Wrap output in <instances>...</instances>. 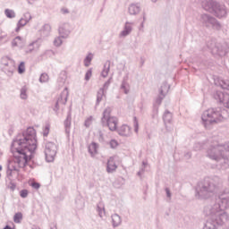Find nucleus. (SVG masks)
<instances>
[{"instance_id": "30", "label": "nucleus", "mask_w": 229, "mask_h": 229, "mask_svg": "<svg viewBox=\"0 0 229 229\" xmlns=\"http://www.w3.org/2000/svg\"><path fill=\"white\" fill-rule=\"evenodd\" d=\"M120 89L123 90L124 94H130V84L126 81V79L123 80Z\"/></svg>"}, {"instance_id": "26", "label": "nucleus", "mask_w": 229, "mask_h": 229, "mask_svg": "<svg viewBox=\"0 0 229 229\" xmlns=\"http://www.w3.org/2000/svg\"><path fill=\"white\" fill-rule=\"evenodd\" d=\"M169 89H171V86H169V84H167L166 81L163 82L159 89V94L167 96V92H169Z\"/></svg>"}, {"instance_id": "27", "label": "nucleus", "mask_w": 229, "mask_h": 229, "mask_svg": "<svg viewBox=\"0 0 229 229\" xmlns=\"http://www.w3.org/2000/svg\"><path fill=\"white\" fill-rule=\"evenodd\" d=\"M105 96V89L100 88L97 93V101H96V106H99L101 101H103V97Z\"/></svg>"}, {"instance_id": "43", "label": "nucleus", "mask_w": 229, "mask_h": 229, "mask_svg": "<svg viewBox=\"0 0 229 229\" xmlns=\"http://www.w3.org/2000/svg\"><path fill=\"white\" fill-rule=\"evenodd\" d=\"M164 98H165V96L159 93L158 97L156 99V105H157V106H160L162 105Z\"/></svg>"}, {"instance_id": "37", "label": "nucleus", "mask_w": 229, "mask_h": 229, "mask_svg": "<svg viewBox=\"0 0 229 229\" xmlns=\"http://www.w3.org/2000/svg\"><path fill=\"white\" fill-rule=\"evenodd\" d=\"M27 21H25V20L24 19H21V20L18 21V23H17V27H16V29H15V31L16 32H18V31H20L21 30V28H24V26H26L27 25Z\"/></svg>"}, {"instance_id": "29", "label": "nucleus", "mask_w": 229, "mask_h": 229, "mask_svg": "<svg viewBox=\"0 0 229 229\" xmlns=\"http://www.w3.org/2000/svg\"><path fill=\"white\" fill-rule=\"evenodd\" d=\"M94 60V54L89 53L86 57L84 58L83 64L85 67H89L90 64Z\"/></svg>"}, {"instance_id": "20", "label": "nucleus", "mask_w": 229, "mask_h": 229, "mask_svg": "<svg viewBox=\"0 0 229 229\" xmlns=\"http://www.w3.org/2000/svg\"><path fill=\"white\" fill-rule=\"evenodd\" d=\"M72 121V114L71 111L67 113L66 119L64 120V128L67 134L71 133V123Z\"/></svg>"}, {"instance_id": "38", "label": "nucleus", "mask_w": 229, "mask_h": 229, "mask_svg": "<svg viewBox=\"0 0 229 229\" xmlns=\"http://www.w3.org/2000/svg\"><path fill=\"white\" fill-rule=\"evenodd\" d=\"M2 67H7L10 64H13V61L10 60L8 57H3L1 60Z\"/></svg>"}, {"instance_id": "32", "label": "nucleus", "mask_w": 229, "mask_h": 229, "mask_svg": "<svg viewBox=\"0 0 229 229\" xmlns=\"http://www.w3.org/2000/svg\"><path fill=\"white\" fill-rule=\"evenodd\" d=\"M192 62L193 64H202L203 65H206L205 61L203 60V55H193Z\"/></svg>"}, {"instance_id": "11", "label": "nucleus", "mask_w": 229, "mask_h": 229, "mask_svg": "<svg viewBox=\"0 0 229 229\" xmlns=\"http://www.w3.org/2000/svg\"><path fill=\"white\" fill-rule=\"evenodd\" d=\"M222 219H216V218H208L202 229H219V226H223V225H225L228 223V220H226V216H222Z\"/></svg>"}, {"instance_id": "3", "label": "nucleus", "mask_w": 229, "mask_h": 229, "mask_svg": "<svg viewBox=\"0 0 229 229\" xmlns=\"http://www.w3.org/2000/svg\"><path fill=\"white\" fill-rule=\"evenodd\" d=\"M206 157L216 162L217 169L226 171L229 169V142L213 143L207 149Z\"/></svg>"}, {"instance_id": "42", "label": "nucleus", "mask_w": 229, "mask_h": 229, "mask_svg": "<svg viewBox=\"0 0 229 229\" xmlns=\"http://www.w3.org/2000/svg\"><path fill=\"white\" fill-rule=\"evenodd\" d=\"M51 128V125H49V123H47L44 127H43V137H47L49 135V130Z\"/></svg>"}, {"instance_id": "10", "label": "nucleus", "mask_w": 229, "mask_h": 229, "mask_svg": "<svg viewBox=\"0 0 229 229\" xmlns=\"http://www.w3.org/2000/svg\"><path fill=\"white\" fill-rule=\"evenodd\" d=\"M58 151V148L56 144L52 141H48L45 145V157L47 162H53L55 157H56V152Z\"/></svg>"}, {"instance_id": "46", "label": "nucleus", "mask_w": 229, "mask_h": 229, "mask_svg": "<svg viewBox=\"0 0 229 229\" xmlns=\"http://www.w3.org/2000/svg\"><path fill=\"white\" fill-rule=\"evenodd\" d=\"M133 125L135 133H139V120H137V116L133 117Z\"/></svg>"}, {"instance_id": "40", "label": "nucleus", "mask_w": 229, "mask_h": 229, "mask_svg": "<svg viewBox=\"0 0 229 229\" xmlns=\"http://www.w3.org/2000/svg\"><path fill=\"white\" fill-rule=\"evenodd\" d=\"M40 83H47L49 81V75L47 73H42L39 77Z\"/></svg>"}, {"instance_id": "49", "label": "nucleus", "mask_w": 229, "mask_h": 229, "mask_svg": "<svg viewBox=\"0 0 229 229\" xmlns=\"http://www.w3.org/2000/svg\"><path fill=\"white\" fill-rule=\"evenodd\" d=\"M92 78V68L89 69L87 72L85 73V81H89Z\"/></svg>"}, {"instance_id": "21", "label": "nucleus", "mask_w": 229, "mask_h": 229, "mask_svg": "<svg viewBox=\"0 0 229 229\" xmlns=\"http://www.w3.org/2000/svg\"><path fill=\"white\" fill-rule=\"evenodd\" d=\"M2 71L7 76H13V71H15V64L14 63H11L7 66H2Z\"/></svg>"}, {"instance_id": "17", "label": "nucleus", "mask_w": 229, "mask_h": 229, "mask_svg": "<svg viewBox=\"0 0 229 229\" xmlns=\"http://www.w3.org/2000/svg\"><path fill=\"white\" fill-rule=\"evenodd\" d=\"M117 169V165L115 164V158L114 157H110L107 160L106 164V171L107 173H114Z\"/></svg>"}, {"instance_id": "7", "label": "nucleus", "mask_w": 229, "mask_h": 229, "mask_svg": "<svg viewBox=\"0 0 229 229\" xmlns=\"http://www.w3.org/2000/svg\"><path fill=\"white\" fill-rule=\"evenodd\" d=\"M207 47L210 49L212 55L218 56H225L229 51V44L226 42L216 43V40L211 39L207 42Z\"/></svg>"}, {"instance_id": "22", "label": "nucleus", "mask_w": 229, "mask_h": 229, "mask_svg": "<svg viewBox=\"0 0 229 229\" xmlns=\"http://www.w3.org/2000/svg\"><path fill=\"white\" fill-rule=\"evenodd\" d=\"M38 47H40V44H38V41H32L30 44H29L27 49L25 50V53L27 55H30V53H33V51H35V49H38Z\"/></svg>"}, {"instance_id": "28", "label": "nucleus", "mask_w": 229, "mask_h": 229, "mask_svg": "<svg viewBox=\"0 0 229 229\" xmlns=\"http://www.w3.org/2000/svg\"><path fill=\"white\" fill-rule=\"evenodd\" d=\"M108 72H110V61H106L104 64V69L101 72L102 78H106V76H108Z\"/></svg>"}, {"instance_id": "15", "label": "nucleus", "mask_w": 229, "mask_h": 229, "mask_svg": "<svg viewBox=\"0 0 229 229\" xmlns=\"http://www.w3.org/2000/svg\"><path fill=\"white\" fill-rule=\"evenodd\" d=\"M25 44L24 38H22L21 36H17L13 39L11 46L12 47H19V49H23Z\"/></svg>"}, {"instance_id": "16", "label": "nucleus", "mask_w": 229, "mask_h": 229, "mask_svg": "<svg viewBox=\"0 0 229 229\" xmlns=\"http://www.w3.org/2000/svg\"><path fill=\"white\" fill-rule=\"evenodd\" d=\"M39 35L41 38H47V37H49V35H51V25L49 23L43 25L39 30Z\"/></svg>"}, {"instance_id": "59", "label": "nucleus", "mask_w": 229, "mask_h": 229, "mask_svg": "<svg viewBox=\"0 0 229 229\" xmlns=\"http://www.w3.org/2000/svg\"><path fill=\"white\" fill-rule=\"evenodd\" d=\"M165 191L166 193V198H171V196H172L171 190H169V188H165Z\"/></svg>"}, {"instance_id": "55", "label": "nucleus", "mask_w": 229, "mask_h": 229, "mask_svg": "<svg viewBox=\"0 0 229 229\" xmlns=\"http://www.w3.org/2000/svg\"><path fill=\"white\" fill-rule=\"evenodd\" d=\"M31 187H33V189L38 190L40 189V183L34 182L31 183Z\"/></svg>"}, {"instance_id": "62", "label": "nucleus", "mask_w": 229, "mask_h": 229, "mask_svg": "<svg viewBox=\"0 0 229 229\" xmlns=\"http://www.w3.org/2000/svg\"><path fill=\"white\" fill-rule=\"evenodd\" d=\"M185 158H191V157H192V154L191 152H187L185 155H184Z\"/></svg>"}, {"instance_id": "51", "label": "nucleus", "mask_w": 229, "mask_h": 229, "mask_svg": "<svg viewBox=\"0 0 229 229\" xmlns=\"http://www.w3.org/2000/svg\"><path fill=\"white\" fill-rule=\"evenodd\" d=\"M90 124H92V116H89L84 123L86 128H89Z\"/></svg>"}, {"instance_id": "41", "label": "nucleus", "mask_w": 229, "mask_h": 229, "mask_svg": "<svg viewBox=\"0 0 229 229\" xmlns=\"http://www.w3.org/2000/svg\"><path fill=\"white\" fill-rule=\"evenodd\" d=\"M26 72V66L24 64V62H21L20 64L18 65V72L19 74H24Z\"/></svg>"}, {"instance_id": "36", "label": "nucleus", "mask_w": 229, "mask_h": 229, "mask_svg": "<svg viewBox=\"0 0 229 229\" xmlns=\"http://www.w3.org/2000/svg\"><path fill=\"white\" fill-rule=\"evenodd\" d=\"M5 16L7 19H15V12L12 9H5L4 10Z\"/></svg>"}, {"instance_id": "57", "label": "nucleus", "mask_w": 229, "mask_h": 229, "mask_svg": "<svg viewBox=\"0 0 229 229\" xmlns=\"http://www.w3.org/2000/svg\"><path fill=\"white\" fill-rule=\"evenodd\" d=\"M59 110H60V103L56 100L55 107H54V111L58 112Z\"/></svg>"}, {"instance_id": "44", "label": "nucleus", "mask_w": 229, "mask_h": 229, "mask_svg": "<svg viewBox=\"0 0 229 229\" xmlns=\"http://www.w3.org/2000/svg\"><path fill=\"white\" fill-rule=\"evenodd\" d=\"M222 89L225 90H229V80H223L220 83Z\"/></svg>"}, {"instance_id": "50", "label": "nucleus", "mask_w": 229, "mask_h": 229, "mask_svg": "<svg viewBox=\"0 0 229 229\" xmlns=\"http://www.w3.org/2000/svg\"><path fill=\"white\" fill-rule=\"evenodd\" d=\"M21 19H24L25 21L30 22V21H31V14L30 13H25Z\"/></svg>"}, {"instance_id": "39", "label": "nucleus", "mask_w": 229, "mask_h": 229, "mask_svg": "<svg viewBox=\"0 0 229 229\" xmlns=\"http://www.w3.org/2000/svg\"><path fill=\"white\" fill-rule=\"evenodd\" d=\"M62 37L59 35V37H56L54 39V46H55V47H60V46H62V44H64V41L62 40Z\"/></svg>"}, {"instance_id": "13", "label": "nucleus", "mask_w": 229, "mask_h": 229, "mask_svg": "<svg viewBox=\"0 0 229 229\" xmlns=\"http://www.w3.org/2000/svg\"><path fill=\"white\" fill-rule=\"evenodd\" d=\"M71 26L69 23H64L59 27V35L62 38H67L71 35Z\"/></svg>"}, {"instance_id": "45", "label": "nucleus", "mask_w": 229, "mask_h": 229, "mask_svg": "<svg viewBox=\"0 0 229 229\" xmlns=\"http://www.w3.org/2000/svg\"><path fill=\"white\" fill-rule=\"evenodd\" d=\"M157 117H158V106H157V104H154L152 119H157Z\"/></svg>"}, {"instance_id": "24", "label": "nucleus", "mask_w": 229, "mask_h": 229, "mask_svg": "<svg viewBox=\"0 0 229 229\" xmlns=\"http://www.w3.org/2000/svg\"><path fill=\"white\" fill-rule=\"evenodd\" d=\"M117 131L122 137H128V135H130V126L123 124L117 130Z\"/></svg>"}, {"instance_id": "64", "label": "nucleus", "mask_w": 229, "mask_h": 229, "mask_svg": "<svg viewBox=\"0 0 229 229\" xmlns=\"http://www.w3.org/2000/svg\"><path fill=\"white\" fill-rule=\"evenodd\" d=\"M3 229H15V228H13V227H12V226L7 225Z\"/></svg>"}, {"instance_id": "4", "label": "nucleus", "mask_w": 229, "mask_h": 229, "mask_svg": "<svg viewBox=\"0 0 229 229\" xmlns=\"http://www.w3.org/2000/svg\"><path fill=\"white\" fill-rule=\"evenodd\" d=\"M216 180H217V177H206L197 183L195 187L197 199H208L217 191Z\"/></svg>"}, {"instance_id": "14", "label": "nucleus", "mask_w": 229, "mask_h": 229, "mask_svg": "<svg viewBox=\"0 0 229 229\" xmlns=\"http://www.w3.org/2000/svg\"><path fill=\"white\" fill-rule=\"evenodd\" d=\"M133 30V22L126 21L123 27V30L120 32L119 37H128Z\"/></svg>"}, {"instance_id": "18", "label": "nucleus", "mask_w": 229, "mask_h": 229, "mask_svg": "<svg viewBox=\"0 0 229 229\" xmlns=\"http://www.w3.org/2000/svg\"><path fill=\"white\" fill-rule=\"evenodd\" d=\"M69 98V89L65 88L64 91L60 94L57 98L59 105H65L67 103V98Z\"/></svg>"}, {"instance_id": "33", "label": "nucleus", "mask_w": 229, "mask_h": 229, "mask_svg": "<svg viewBox=\"0 0 229 229\" xmlns=\"http://www.w3.org/2000/svg\"><path fill=\"white\" fill-rule=\"evenodd\" d=\"M20 98L21 99L26 100L28 99V89L26 86H23L20 90Z\"/></svg>"}, {"instance_id": "1", "label": "nucleus", "mask_w": 229, "mask_h": 229, "mask_svg": "<svg viewBox=\"0 0 229 229\" xmlns=\"http://www.w3.org/2000/svg\"><path fill=\"white\" fill-rule=\"evenodd\" d=\"M37 149V131L33 127H28L16 136L11 144V151L14 157V162H9L7 168L19 173V167L24 168L28 162L33 158V153Z\"/></svg>"}, {"instance_id": "53", "label": "nucleus", "mask_w": 229, "mask_h": 229, "mask_svg": "<svg viewBox=\"0 0 229 229\" xmlns=\"http://www.w3.org/2000/svg\"><path fill=\"white\" fill-rule=\"evenodd\" d=\"M28 190L24 189L20 191L21 198H28Z\"/></svg>"}, {"instance_id": "34", "label": "nucleus", "mask_w": 229, "mask_h": 229, "mask_svg": "<svg viewBox=\"0 0 229 229\" xmlns=\"http://www.w3.org/2000/svg\"><path fill=\"white\" fill-rule=\"evenodd\" d=\"M97 211L98 212L99 217H103L105 216V206L103 203H98L97 205Z\"/></svg>"}, {"instance_id": "35", "label": "nucleus", "mask_w": 229, "mask_h": 229, "mask_svg": "<svg viewBox=\"0 0 229 229\" xmlns=\"http://www.w3.org/2000/svg\"><path fill=\"white\" fill-rule=\"evenodd\" d=\"M13 221L16 225H20L22 222V213L17 212L13 216Z\"/></svg>"}, {"instance_id": "61", "label": "nucleus", "mask_w": 229, "mask_h": 229, "mask_svg": "<svg viewBox=\"0 0 229 229\" xmlns=\"http://www.w3.org/2000/svg\"><path fill=\"white\" fill-rule=\"evenodd\" d=\"M84 3L86 5L92 4L94 3V0H84Z\"/></svg>"}, {"instance_id": "47", "label": "nucleus", "mask_w": 229, "mask_h": 229, "mask_svg": "<svg viewBox=\"0 0 229 229\" xmlns=\"http://www.w3.org/2000/svg\"><path fill=\"white\" fill-rule=\"evenodd\" d=\"M109 146L111 149H115V148H117L119 146V142H117V140H111L109 141Z\"/></svg>"}, {"instance_id": "23", "label": "nucleus", "mask_w": 229, "mask_h": 229, "mask_svg": "<svg viewBox=\"0 0 229 229\" xmlns=\"http://www.w3.org/2000/svg\"><path fill=\"white\" fill-rule=\"evenodd\" d=\"M111 219H112V225L114 228H117V226H120L121 223H123V220L121 219V216H119L118 214L112 215Z\"/></svg>"}, {"instance_id": "54", "label": "nucleus", "mask_w": 229, "mask_h": 229, "mask_svg": "<svg viewBox=\"0 0 229 229\" xmlns=\"http://www.w3.org/2000/svg\"><path fill=\"white\" fill-rule=\"evenodd\" d=\"M45 55L46 56H55V52L53 50H47Z\"/></svg>"}, {"instance_id": "63", "label": "nucleus", "mask_w": 229, "mask_h": 229, "mask_svg": "<svg viewBox=\"0 0 229 229\" xmlns=\"http://www.w3.org/2000/svg\"><path fill=\"white\" fill-rule=\"evenodd\" d=\"M35 1H37V0H27V3H28L29 4H35Z\"/></svg>"}, {"instance_id": "60", "label": "nucleus", "mask_w": 229, "mask_h": 229, "mask_svg": "<svg viewBox=\"0 0 229 229\" xmlns=\"http://www.w3.org/2000/svg\"><path fill=\"white\" fill-rule=\"evenodd\" d=\"M13 171V170H10V168H7V172H6V174L8 177L12 176Z\"/></svg>"}, {"instance_id": "19", "label": "nucleus", "mask_w": 229, "mask_h": 229, "mask_svg": "<svg viewBox=\"0 0 229 229\" xmlns=\"http://www.w3.org/2000/svg\"><path fill=\"white\" fill-rule=\"evenodd\" d=\"M130 15L140 13V4H131L128 8Z\"/></svg>"}, {"instance_id": "48", "label": "nucleus", "mask_w": 229, "mask_h": 229, "mask_svg": "<svg viewBox=\"0 0 229 229\" xmlns=\"http://www.w3.org/2000/svg\"><path fill=\"white\" fill-rule=\"evenodd\" d=\"M7 189H10L13 192V191L17 189V184L13 181H10V182L7 184Z\"/></svg>"}, {"instance_id": "31", "label": "nucleus", "mask_w": 229, "mask_h": 229, "mask_svg": "<svg viewBox=\"0 0 229 229\" xmlns=\"http://www.w3.org/2000/svg\"><path fill=\"white\" fill-rule=\"evenodd\" d=\"M88 150H89V153H90V155H96V153H98V143L92 142L89 146Z\"/></svg>"}, {"instance_id": "5", "label": "nucleus", "mask_w": 229, "mask_h": 229, "mask_svg": "<svg viewBox=\"0 0 229 229\" xmlns=\"http://www.w3.org/2000/svg\"><path fill=\"white\" fill-rule=\"evenodd\" d=\"M202 6L206 12L214 13L215 17H217V19H225L226 15H228L226 6L223 4L217 3L216 1H206L203 3Z\"/></svg>"}, {"instance_id": "6", "label": "nucleus", "mask_w": 229, "mask_h": 229, "mask_svg": "<svg viewBox=\"0 0 229 229\" xmlns=\"http://www.w3.org/2000/svg\"><path fill=\"white\" fill-rule=\"evenodd\" d=\"M203 214L206 217H210L209 219H223V216L225 217V221L229 219L228 213L220 208L216 200L211 204L206 205Z\"/></svg>"}, {"instance_id": "56", "label": "nucleus", "mask_w": 229, "mask_h": 229, "mask_svg": "<svg viewBox=\"0 0 229 229\" xmlns=\"http://www.w3.org/2000/svg\"><path fill=\"white\" fill-rule=\"evenodd\" d=\"M61 13H63V15H67V13H70L69 9L65 7L61 8Z\"/></svg>"}, {"instance_id": "8", "label": "nucleus", "mask_w": 229, "mask_h": 229, "mask_svg": "<svg viewBox=\"0 0 229 229\" xmlns=\"http://www.w3.org/2000/svg\"><path fill=\"white\" fill-rule=\"evenodd\" d=\"M110 114H112V109L110 107L104 110L101 118V124L102 126H107L110 131H115L117 130L118 120L117 117L112 116Z\"/></svg>"}, {"instance_id": "52", "label": "nucleus", "mask_w": 229, "mask_h": 229, "mask_svg": "<svg viewBox=\"0 0 229 229\" xmlns=\"http://www.w3.org/2000/svg\"><path fill=\"white\" fill-rule=\"evenodd\" d=\"M110 83H112V78H110L108 81H106L105 83H104V86L102 89H104V90H107L108 89V87H110Z\"/></svg>"}, {"instance_id": "9", "label": "nucleus", "mask_w": 229, "mask_h": 229, "mask_svg": "<svg viewBox=\"0 0 229 229\" xmlns=\"http://www.w3.org/2000/svg\"><path fill=\"white\" fill-rule=\"evenodd\" d=\"M199 21L205 28L212 30H221V23L214 16L207 13L200 15Z\"/></svg>"}, {"instance_id": "12", "label": "nucleus", "mask_w": 229, "mask_h": 229, "mask_svg": "<svg viewBox=\"0 0 229 229\" xmlns=\"http://www.w3.org/2000/svg\"><path fill=\"white\" fill-rule=\"evenodd\" d=\"M216 203L220 206L222 210L229 208V190H225L216 198Z\"/></svg>"}, {"instance_id": "58", "label": "nucleus", "mask_w": 229, "mask_h": 229, "mask_svg": "<svg viewBox=\"0 0 229 229\" xmlns=\"http://www.w3.org/2000/svg\"><path fill=\"white\" fill-rule=\"evenodd\" d=\"M205 147L203 145V143H197L195 145V149H203Z\"/></svg>"}, {"instance_id": "2", "label": "nucleus", "mask_w": 229, "mask_h": 229, "mask_svg": "<svg viewBox=\"0 0 229 229\" xmlns=\"http://www.w3.org/2000/svg\"><path fill=\"white\" fill-rule=\"evenodd\" d=\"M214 98L219 103H223L227 109L216 107L204 111L201 119L202 124L207 130H210L214 124L223 123L225 119H228L229 117V95L225 94L223 91H216Z\"/></svg>"}, {"instance_id": "25", "label": "nucleus", "mask_w": 229, "mask_h": 229, "mask_svg": "<svg viewBox=\"0 0 229 229\" xmlns=\"http://www.w3.org/2000/svg\"><path fill=\"white\" fill-rule=\"evenodd\" d=\"M163 121L165 126H167V124H171L173 121V114H171L169 110H166L163 114Z\"/></svg>"}]
</instances>
